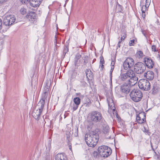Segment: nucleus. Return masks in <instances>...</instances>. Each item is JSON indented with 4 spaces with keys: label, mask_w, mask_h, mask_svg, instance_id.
I'll return each instance as SVG.
<instances>
[{
    "label": "nucleus",
    "mask_w": 160,
    "mask_h": 160,
    "mask_svg": "<svg viewBox=\"0 0 160 160\" xmlns=\"http://www.w3.org/2000/svg\"><path fill=\"white\" fill-rule=\"evenodd\" d=\"M126 73L127 74L128 77L129 79L132 78V77H134V76L135 75V74L134 71L131 69L128 70Z\"/></svg>",
    "instance_id": "21"
},
{
    "label": "nucleus",
    "mask_w": 160,
    "mask_h": 160,
    "mask_svg": "<svg viewBox=\"0 0 160 160\" xmlns=\"http://www.w3.org/2000/svg\"><path fill=\"white\" fill-rule=\"evenodd\" d=\"M107 101L108 106V112L110 113L112 112L114 116L118 118V115L117 111L115 110L113 97L111 93H110V95L107 96Z\"/></svg>",
    "instance_id": "2"
},
{
    "label": "nucleus",
    "mask_w": 160,
    "mask_h": 160,
    "mask_svg": "<svg viewBox=\"0 0 160 160\" xmlns=\"http://www.w3.org/2000/svg\"><path fill=\"white\" fill-rule=\"evenodd\" d=\"M159 153L158 152H155L154 157L155 158L158 159L159 158Z\"/></svg>",
    "instance_id": "34"
},
{
    "label": "nucleus",
    "mask_w": 160,
    "mask_h": 160,
    "mask_svg": "<svg viewBox=\"0 0 160 160\" xmlns=\"http://www.w3.org/2000/svg\"><path fill=\"white\" fill-rule=\"evenodd\" d=\"M49 86L48 85L46 86L44 88V90L43 91V92H48L49 90Z\"/></svg>",
    "instance_id": "36"
},
{
    "label": "nucleus",
    "mask_w": 160,
    "mask_h": 160,
    "mask_svg": "<svg viewBox=\"0 0 160 160\" xmlns=\"http://www.w3.org/2000/svg\"><path fill=\"white\" fill-rule=\"evenodd\" d=\"M7 0H0V4H2L5 2Z\"/></svg>",
    "instance_id": "45"
},
{
    "label": "nucleus",
    "mask_w": 160,
    "mask_h": 160,
    "mask_svg": "<svg viewBox=\"0 0 160 160\" xmlns=\"http://www.w3.org/2000/svg\"><path fill=\"white\" fill-rule=\"evenodd\" d=\"M120 78L122 81H127V80L128 81L129 79L126 73L121 74Z\"/></svg>",
    "instance_id": "23"
},
{
    "label": "nucleus",
    "mask_w": 160,
    "mask_h": 160,
    "mask_svg": "<svg viewBox=\"0 0 160 160\" xmlns=\"http://www.w3.org/2000/svg\"><path fill=\"white\" fill-rule=\"evenodd\" d=\"M141 31L142 33V34L144 36H145V31L144 30H142V29H141Z\"/></svg>",
    "instance_id": "43"
},
{
    "label": "nucleus",
    "mask_w": 160,
    "mask_h": 160,
    "mask_svg": "<svg viewBox=\"0 0 160 160\" xmlns=\"http://www.w3.org/2000/svg\"><path fill=\"white\" fill-rule=\"evenodd\" d=\"M109 128L108 126H106L103 129V132L104 133L107 134L109 132Z\"/></svg>",
    "instance_id": "30"
},
{
    "label": "nucleus",
    "mask_w": 160,
    "mask_h": 160,
    "mask_svg": "<svg viewBox=\"0 0 160 160\" xmlns=\"http://www.w3.org/2000/svg\"><path fill=\"white\" fill-rule=\"evenodd\" d=\"M98 151L101 156L104 158L108 157L112 152L110 148L105 146L99 147L98 148Z\"/></svg>",
    "instance_id": "5"
},
{
    "label": "nucleus",
    "mask_w": 160,
    "mask_h": 160,
    "mask_svg": "<svg viewBox=\"0 0 160 160\" xmlns=\"http://www.w3.org/2000/svg\"><path fill=\"white\" fill-rule=\"evenodd\" d=\"M138 80V78L135 75L134 77L129 79L128 81V84L130 86H133L137 83Z\"/></svg>",
    "instance_id": "14"
},
{
    "label": "nucleus",
    "mask_w": 160,
    "mask_h": 160,
    "mask_svg": "<svg viewBox=\"0 0 160 160\" xmlns=\"http://www.w3.org/2000/svg\"><path fill=\"white\" fill-rule=\"evenodd\" d=\"M114 68V66H112L110 73V79L111 84H112V72H113Z\"/></svg>",
    "instance_id": "26"
},
{
    "label": "nucleus",
    "mask_w": 160,
    "mask_h": 160,
    "mask_svg": "<svg viewBox=\"0 0 160 160\" xmlns=\"http://www.w3.org/2000/svg\"><path fill=\"white\" fill-rule=\"evenodd\" d=\"M78 105H76V106H74L73 107V110H76L78 108Z\"/></svg>",
    "instance_id": "44"
},
{
    "label": "nucleus",
    "mask_w": 160,
    "mask_h": 160,
    "mask_svg": "<svg viewBox=\"0 0 160 160\" xmlns=\"http://www.w3.org/2000/svg\"><path fill=\"white\" fill-rule=\"evenodd\" d=\"M100 64H103L104 63V59L102 57H100Z\"/></svg>",
    "instance_id": "41"
},
{
    "label": "nucleus",
    "mask_w": 160,
    "mask_h": 160,
    "mask_svg": "<svg viewBox=\"0 0 160 160\" xmlns=\"http://www.w3.org/2000/svg\"><path fill=\"white\" fill-rule=\"evenodd\" d=\"M48 97V92H43L42 94V98L38 104V106H41L44 107L45 103L47 101Z\"/></svg>",
    "instance_id": "12"
},
{
    "label": "nucleus",
    "mask_w": 160,
    "mask_h": 160,
    "mask_svg": "<svg viewBox=\"0 0 160 160\" xmlns=\"http://www.w3.org/2000/svg\"><path fill=\"white\" fill-rule=\"evenodd\" d=\"M122 41H121H121H119V42H118V46L119 47H120V43H121V42Z\"/></svg>",
    "instance_id": "47"
},
{
    "label": "nucleus",
    "mask_w": 160,
    "mask_h": 160,
    "mask_svg": "<svg viewBox=\"0 0 160 160\" xmlns=\"http://www.w3.org/2000/svg\"><path fill=\"white\" fill-rule=\"evenodd\" d=\"M159 90L160 89L157 86V84H154L152 90V93L153 94H156L159 91Z\"/></svg>",
    "instance_id": "22"
},
{
    "label": "nucleus",
    "mask_w": 160,
    "mask_h": 160,
    "mask_svg": "<svg viewBox=\"0 0 160 160\" xmlns=\"http://www.w3.org/2000/svg\"><path fill=\"white\" fill-rule=\"evenodd\" d=\"M134 44H135V40L134 39H133L130 41L129 45L130 46H133Z\"/></svg>",
    "instance_id": "33"
},
{
    "label": "nucleus",
    "mask_w": 160,
    "mask_h": 160,
    "mask_svg": "<svg viewBox=\"0 0 160 160\" xmlns=\"http://www.w3.org/2000/svg\"><path fill=\"white\" fill-rule=\"evenodd\" d=\"M112 138L111 137V136H109L108 138H108V139H110Z\"/></svg>",
    "instance_id": "52"
},
{
    "label": "nucleus",
    "mask_w": 160,
    "mask_h": 160,
    "mask_svg": "<svg viewBox=\"0 0 160 160\" xmlns=\"http://www.w3.org/2000/svg\"><path fill=\"white\" fill-rule=\"evenodd\" d=\"M114 64H115V62L113 60H112V61L111 63V65L112 66H114Z\"/></svg>",
    "instance_id": "46"
},
{
    "label": "nucleus",
    "mask_w": 160,
    "mask_h": 160,
    "mask_svg": "<svg viewBox=\"0 0 160 160\" xmlns=\"http://www.w3.org/2000/svg\"><path fill=\"white\" fill-rule=\"evenodd\" d=\"M144 60L145 64L148 68H152L153 67L154 64L152 60L148 58H145Z\"/></svg>",
    "instance_id": "13"
},
{
    "label": "nucleus",
    "mask_w": 160,
    "mask_h": 160,
    "mask_svg": "<svg viewBox=\"0 0 160 160\" xmlns=\"http://www.w3.org/2000/svg\"><path fill=\"white\" fill-rule=\"evenodd\" d=\"M152 50L154 52H156L157 51V49L156 48V47L155 45H153L152 46Z\"/></svg>",
    "instance_id": "40"
},
{
    "label": "nucleus",
    "mask_w": 160,
    "mask_h": 160,
    "mask_svg": "<svg viewBox=\"0 0 160 160\" xmlns=\"http://www.w3.org/2000/svg\"><path fill=\"white\" fill-rule=\"evenodd\" d=\"M91 121L94 123L102 122L103 118L101 113L98 111H94L90 112L88 116Z\"/></svg>",
    "instance_id": "3"
},
{
    "label": "nucleus",
    "mask_w": 160,
    "mask_h": 160,
    "mask_svg": "<svg viewBox=\"0 0 160 160\" xmlns=\"http://www.w3.org/2000/svg\"><path fill=\"white\" fill-rule=\"evenodd\" d=\"M20 12L22 15L25 14L27 12L26 9L24 8H22L20 10Z\"/></svg>",
    "instance_id": "32"
},
{
    "label": "nucleus",
    "mask_w": 160,
    "mask_h": 160,
    "mask_svg": "<svg viewBox=\"0 0 160 160\" xmlns=\"http://www.w3.org/2000/svg\"><path fill=\"white\" fill-rule=\"evenodd\" d=\"M154 72L151 71H148L144 74L145 77L149 80H153L154 78Z\"/></svg>",
    "instance_id": "15"
},
{
    "label": "nucleus",
    "mask_w": 160,
    "mask_h": 160,
    "mask_svg": "<svg viewBox=\"0 0 160 160\" xmlns=\"http://www.w3.org/2000/svg\"><path fill=\"white\" fill-rule=\"evenodd\" d=\"M100 67H101V69H103V67H104V66L103 65V64H100Z\"/></svg>",
    "instance_id": "48"
},
{
    "label": "nucleus",
    "mask_w": 160,
    "mask_h": 160,
    "mask_svg": "<svg viewBox=\"0 0 160 160\" xmlns=\"http://www.w3.org/2000/svg\"><path fill=\"white\" fill-rule=\"evenodd\" d=\"M158 57H159V58L160 59V56H159V55H158Z\"/></svg>",
    "instance_id": "54"
},
{
    "label": "nucleus",
    "mask_w": 160,
    "mask_h": 160,
    "mask_svg": "<svg viewBox=\"0 0 160 160\" xmlns=\"http://www.w3.org/2000/svg\"><path fill=\"white\" fill-rule=\"evenodd\" d=\"M77 95H78V96H80V95H81V93H77Z\"/></svg>",
    "instance_id": "51"
},
{
    "label": "nucleus",
    "mask_w": 160,
    "mask_h": 160,
    "mask_svg": "<svg viewBox=\"0 0 160 160\" xmlns=\"http://www.w3.org/2000/svg\"><path fill=\"white\" fill-rule=\"evenodd\" d=\"M57 42V39L56 38V36H55V43H56Z\"/></svg>",
    "instance_id": "50"
},
{
    "label": "nucleus",
    "mask_w": 160,
    "mask_h": 160,
    "mask_svg": "<svg viewBox=\"0 0 160 160\" xmlns=\"http://www.w3.org/2000/svg\"><path fill=\"white\" fill-rule=\"evenodd\" d=\"M15 21L16 18L13 15H9L4 17L3 22L4 25L9 27L12 25Z\"/></svg>",
    "instance_id": "7"
},
{
    "label": "nucleus",
    "mask_w": 160,
    "mask_h": 160,
    "mask_svg": "<svg viewBox=\"0 0 160 160\" xmlns=\"http://www.w3.org/2000/svg\"><path fill=\"white\" fill-rule=\"evenodd\" d=\"M68 45H67V46H66L64 48L63 51V54L64 56H65L66 53L68 51Z\"/></svg>",
    "instance_id": "28"
},
{
    "label": "nucleus",
    "mask_w": 160,
    "mask_h": 160,
    "mask_svg": "<svg viewBox=\"0 0 160 160\" xmlns=\"http://www.w3.org/2000/svg\"><path fill=\"white\" fill-rule=\"evenodd\" d=\"M2 21L1 19L0 18V30H1L2 27Z\"/></svg>",
    "instance_id": "42"
},
{
    "label": "nucleus",
    "mask_w": 160,
    "mask_h": 160,
    "mask_svg": "<svg viewBox=\"0 0 160 160\" xmlns=\"http://www.w3.org/2000/svg\"><path fill=\"white\" fill-rule=\"evenodd\" d=\"M130 97L134 102H138L141 100L142 94L141 91L138 89H134L130 92Z\"/></svg>",
    "instance_id": "4"
},
{
    "label": "nucleus",
    "mask_w": 160,
    "mask_h": 160,
    "mask_svg": "<svg viewBox=\"0 0 160 160\" xmlns=\"http://www.w3.org/2000/svg\"><path fill=\"white\" fill-rule=\"evenodd\" d=\"M38 108L37 109H35L32 113L33 117L36 119L38 120L39 117L42 112L43 107L41 106H38Z\"/></svg>",
    "instance_id": "10"
},
{
    "label": "nucleus",
    "mask_w": 160,
    "mask_h": 160,
    "mask_svg": "<svg viewBox=\"0 0 160 160\" xmlns=\"http://www.w3.org/2000/svg\"><path fill=\"white\" fill-rule=\"evenodd\" d=\"M87 102L86 103H87V105L88 106H89L91 104V102L90 99L89 98H87Z\"/></svg>",
    "instance_id": "38"
},
{
    "label": "nucleus",
    "mask_w": 160,
    "mask_h": 160,
    "mask_svg": "<svg viewBox=\"0 0 160 160\" xmlns=\"http://www.w3.org/2000/svg\"><path fill=\"white\" fill-rule=\"evenodd\" d=\"M140 88L144 91L149 90L150 88V84L149 81L146 79H141L138 83Z\"/></svg>",
    "instance_id": "6"
},
{
    "label": "nucleus",
    "mask_w": 160,
    "mask_h": 160,
    "mask_svg": "<svg viewBox=\"0 0 160 160\" xmlns=\"http://www.w3.org/2000/svg\"><path fill=\"white\" fill-rule=\"evenodd\" d=\"M136 55L138 59L142 58L144 56L143 52L141 50L137 51Z\"/></svg>",
    "instance_id": "24"
},
{
    "label": "nucleus",
    "mask_w": 160,
    "mask_h": 160,
    "mask_svg": "<svg viewBox=\"0 0 160 160\" xmlns=\"http://www.w3.org/2000/svg\"><path fill=\"white\" fill-rule=\"evenodd\" d=\"M151 2L150 0H146V6H147V7L148 8L150 5V3Z\"/></svg>",
    "instance_id": "35"
},
{
    "label": "nucleus",
    "mask_w": 160,
    "mask_h": 160,
    "mask_svg": "<svg viewBox=\"0 0 160 160\" xmlns=\"http://www.w3.org/2000/svg\"><path fill=\"white\" fill-rule=\"evenodd\" d=\"M36 14L33 12H30L26 15V17L29 20L32 21L33 20L36 19Z\"/></svg>",
    "instance_id": "19"
},
{
    "label": "nucleus",
    "mask_w": 160,
    "mask_h": 160,
    "mask_svg": "<svg viewBox=\"0 0 160 160\" xmlns=\"http://www.w3.org/2000/svg\"><path fill=\"white\" fill-rule=\"evenodd\" d=\"M81 57V55L80 54H78L76 55L75 59L76 61H78Z\"/></svg>",
    "instance_id": "39"
},
{
    "label": "nucleus",
    "mask_w": 160,
    "mask_h": 160,
    "mask_svg": "<svg viewBox=\"0 0 160 160\" xmlns=\"http://www.w3.org/2000/svg\"><path fill=\"white\" fill-rule=\"evenodd\" d=\"M126 31L125 30H123L122 31L121 36V40L122 41V40H124L126 37Z\"/></svg>",
    "instance_id": "25"
},
{
    "label": "nucleus",
    "mask_w": 160,
    "mask_h": 160,
    "mask_svg": "<svg viewBox=\"0 0 160 160\" xmlns=\"http://www.w3.org/2000/svg\"><path fill=\"white\" fill-rule=\"evenodd\" d=\"M142 15L143 17L144 16V17H145V13L143 14V15Z\"/></svg>",
    "instance_id": "53"
},
{
    "label": "nucleus",
    "mask_w": 160,
    "mask_h": 160,
    "mask_svg": "<svg viewBox=\"0 0 160 160\" xmlns=\"http://www.w3.org/2000/svg\"><path fill=\"white\" fill-rule=\"evenodd\" d=\"M80 99L78 97H76L74 98L73 101L76 105H78L80 103Z\"/></svg>",
    "instance_id": "27"
},
{
    "label": "nucleus",
    "mask_w": 160,
    "mask_h": 160,
    "mask_svg": "<svg viewBox=\"0 0 160 160\" xmlns=\"http://www.w3.org/2000/svg\"><path fill=\"white\" fill-rule=\"evenodd\" d=\"M69 149L70 150H72V148H71V145H69Z\"/></svg>",
    "instance_id": "49"
},
{
    "label": "nucleus",
    "mask_w": 160,
    "mask_h": 160,
    "mask_svg": "<svg viewBox=\"0 0 160 160\" xmlns=\"http://www.w3.org/2000/svg\"><path fill=\"white\" fill-rule=\"evenodd\" d=\"M68 0H66V1H68Z\"/></svg>",
    "instance_id": "55"
},
{
    "label": "nucleus",
    "mask_w": 160,
    "mask_h": 160,
    "mask_svg": "<svg viewBox=\"0 0 160 160\" xmlns=\"http://www.w3.org/2000/svg\"><path fill=\"white\" fill-rule=\"evenodd\" d=\"M86 77L88 80H92L93 78V73L91 70L89 69H86L85 71Z\"/></svg>",
    "instance_id": "18"
},
{
    "label": "nucleus",
    "mask_w": 160,
    "mask_h": 160,
    "mask_svg": "<svg viewBox=\"0 0 160 160\" xmlns=\"http://www.w3.org/2000/svg\"><path fill=\"white\" fill-rule=\"evenodd\" d=\"M21 2L23 4H27L29 2V0H20Z\"/></svg>",
    "instance_id": "37"
},
{
    "label": "nucleus",
    "mask_w": 160,
    "mask_h": 160,
    "mask_svg": "<svg viewBox=\"0 0 160 160\" xmlns=\"http://www.w3.org/2000/svg\"><path fill=\"white\" fill-rule=\"evenodd\" d=\"M134 63V61L131 58H127L123 63V68L125 70L132 68Z\"/></svg>",
    "instance_id": "8"
},
{
    "label": "nucleus",
    "mask_w": 160,
    "mask_h": 160,
    "mask_svg": "<svg viewBox=\"0 0 160 160\" xmlns=\"http://www.w3.org/2000/svg\"><path fill=\"white\" fill-rule=\"evenodd\" d=\"M42 1V0H29V3L31 6L37 7L40 5Z\"/></svg>",
    "instance_id": "16"
},
{
    "label": "nucleus",
    "mask_w": 160,
    "mask_h": 160,
    "mask_svg": "<svg viewBox=\"0 0 160 160\" xmlns=\"http://www.w3.org/2000/svg\"><path fill=\"white\" fill-rule=\"evenodd\" d=\"M145 69V65L141 62L137 63L134 66V71L137 74H140L143 73Z\"/></svg>",
    "instance_id": "9"
},
{
    "label": "nucleus",
    "mask_w": 160,
    "mask_h": 160,
    "mask_svg": "<svg viewBox=\"0 0 160 160\" xmlns=\"http://www.w3.org/2000/svg\"><path fill=\"white\" fill-rule=\"evenodd\" d=\"M92 156L94 158H97L99 157V155L97 152L94 151L92 153Z\"/></svg>",
    "instance_id": "29"
},
{
    "label": "nucleus",
    "mask_w": 160,
    "mask_h": 160,
    "mask_svg": "<svg viewBox=\"0 0 160 160\" xmlns=\"http://www.w3.org/2000/svg\"><path fill=\"white\" fill-rule=\"evenodd\" d=\"M131 87L129 85L123 86L121 87V90L122 92L125 93H128L130 91Z\"/></svg>",
    "instance_id": "20"
},
{
    "label": "nucleus",
    "mask_w": 160,
    "mask_h": 160,
    "mask_svg": "<svg viewBox=\"0 0 160 160\" xmlns=\"http://www.w3.org/2000/svg\"><path fill=\"white\" fill-rule=\"evenodd\" d=\"M146 113L144 112H142L139 113L136 117V120L138 123L142 124L145 121Z\"/></svg>",
    "instance_id": "11"
},
{
    "label": "nucleus",
    "mask_w": 160,
    "mask_h": 160,
    "mask_svg": "<svg viewBox=\"0 0 160 160\" xmlns=\"http://www.w3.org/2000/svg\"><path fill=\"white\" fill-rule=\"evenodd\" d=\"M148 8L147 6L146 5H143L142 6V14L143 15V14L145 13L147 8Z\"/></svg>",
    "instance_id": "31"
},
{
    "label": "nucleus",
    "mask_w": 160,
    "mask_h": 160,
    "mask_svg": "<svg viewBox=\"0 0 160 160\" xmlns=\"http://www.w3.org/2000/svg\"><path fill=\"white\" fill-rule=\"evenodd\" d=\"M98 134L96 132L91 131L85 135V140L86 143L89 147H94L98 141Z\"/></svg>",
    "instance_id": "1"
},
{
    "label": "nucleus",
    "mask_w": 160,
    "mask_h": 160,
    "mask_svg": "<svg viewBox=\"0 0 160 160\" xmlns=\"http://www.w3.org/2000/svg\"><path fill=\"white\" fill-rule=\"evenodd\" d=\"M55 160H67L68 158L64 153H60L57 154L55 157Z\"/></svg>",
    "instance_id": "17"
}]
</instances>
